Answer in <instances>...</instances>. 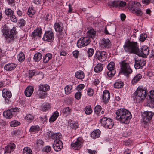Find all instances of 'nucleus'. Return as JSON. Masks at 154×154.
<instances>
[{"instance_id": "f257e3e1", "label": "nucleus", "mask_w": 154, "mask_h": 154, "mask_svg": "<svg viewBox=\"0 0 154 154\" xmlns=\"http://www.w3.org/2000/svg\"><path fill=\"white\" fill-rule=\"evenodd\" d=\"M123 47L126 52L134 53L143 57H146L149 53V49L148 47L145 46L141 48L140 51L137 42L128 41L125 43Z\"/></svg>"}, {"instance_id": "f03ea898", "label": "nucleus", "mask_w": 154, "mask_h": 154, "mask_svg": "<svg viewBox=\"0 0 154 154\" xmlns=\"http://www.w3.org/2000/svg\"><path fill=\"white\" fill-rule=\"evenodd\" d=\"M116 119L123 123L127 124L129 122L132 118L131 112L125 109H120L116 110Z\"/></svg>"}, {"instance_id": "7ed1b4c3", "label": "nucleus", "mask_w": 154, "mask_h": 154, "mask_svg": "<svg viewBox=\"0 0 154 154\" xmlns=\"http://www.w3.org/2000/svg\"><path fill=\"white\" fill-rule=\"evenodd\" d=\"M16 28L13 27L10 30L6 26H4L2 30V32L3 33V36L5 38L6 41L8 43H10L11 41L14 40L17 31Z\"/></svg>"}, {"instance_id": "20e7f679", "label": "nucleus", "mask_w": 154, "mask_h": 154, "mask_svg": "<svg viewBox=\"0 0 154 154\" xmlns=\"http://www.w3.org/2000/svg\"><path fill=\"white\" fill-rule=\"evenodd\" d=\"M141 6L140 4L138 2L130 1L128 4V8L132 13L137 16H141L143 12L139 8Z\"/></svg>"}, {"instance_id": "39448f33", "label": "nucleus", "mask_w": 154, "mask_h": 154, "mask_svg": "<svg viewBox=\"0 0 154 154\" xmlns=\"http://www.w3.org/2000/svg\"><path fill=\"white\" fill-rule=\"evenodd\" d=\"M147 93V91L144 88L138 87L134 93L133 97L134 100H136L137 102L139 103L145 98Z\"/></svg>"}, {"instance_id": "423d86ee", "label": "nucleus", "mask_w": 154, "mask_h": 154, "mask_svg": "<svg viewBox=\"0 0 154 154\" xmlns=\"http://www.w3.org/2000/svg\"><path fill=\"white\" fill-rule=\"evenodd\" d=\"M119 64L121 72L125 75L128 76L132 72L133 70L130 67L129 63L126 61H122Z\"/></svg>"}, {"instance_id": "0eeeda50", "label": "nucleus", "mask_w": 154, "mask_h": 154, "mask_svg": "<svg viewBox=\"0 0 154 154\" xmlns=\"http://www.w3.org/2000/svg\"><path fill=\"white\" fill-rule=\"evenodd\" d=\"M101 124L103 126L108 129H111L114 125L112 120L106 117H103L100 120Z\"/></svg>"}, {"instance_id": "6e6552de", "label": "nucleus", "mask_w": 154, "mask_h": 154, "mask_svg": "<svg viewBox=\"0 0 154 154\" xmlns=\"http://www.w3.org/2000/svg\"><path fill=\"white\" fill-rule=\"evenodd\" d=\"M90 42V40L89 38L87 37H82L78 40L77 45L79 48H81L87 46Z\"/></svg>"}, {"instance_id": "1a4fd4ad", "label": "nucleus", "mask_w": 154, "mask_h": 154, "mask_svg": "<svg viewBox=\"0 0 154 154\" xmlns=\"http://www.w3.org/2000/svg\"><path fill=\"white\" fill-rule=\"evenodd\" d=\"M83 142L84 140L81 137H79L75 142L72 143L71 145V147L73 149L78 150L81 147Z\"/></svg>"}, {"instance_id": "9d476101", "label": "nucleus", "mask_w": 154, "mask_h": 154, "mask_svg": "<svg viewBox=\"0 0 154 154\" xmlns=\"http://www.w3.org/2000/svg\"><path fill=\"white\" fill-rule=\"evenodd\" d=\"M134 66L136 69L142 68L146 64V61L143 58H135Z\"/></svg>"}, {"instance_id": "9b49d317", "label": "nucleus", "mask_w": 154, "mask_h": 154, "mask_svg": "<svg viewBox=\"0 0 154 154\" xmlns=\"http://www.w3.org/2000/svg\"><path fill=\"white\" fill-rule=\"evenodd\" d=\"M54 38L53 32L51 31H48L45 32L43 39L44 41L51 42L53 40Z\"/></svg>"}, {"instance_id": "f8f14e48", "label": "nucleus", "mask_w": 154, "mask_h": 154, "mask_svg": "<svg viewBox=\"0 0 154 154\" xmlns=\"http://www.w3.org/2000/svg\"><path fill=\"white\" fill-rule=\"evenodd\" d=\"M96 56L97 59L101 62L105 61L107 57V54L104 51H96Z\"/></svg>"}, {"instance_id": "ddd939ff", "label": "nucleus", "mask_w": 154, "mask_h": 154, "mask_svg": "<svg viewBox=\"0 0 154 154\" xmlns=\"http://www.w3.org/2000/svg\"><path fill=\"white\" fill-rule=\"evenodd\" d=\"M150 94L147 98V103L148 106L151 108L154 107V91L151 90Z\"/></svg>"}, {"instance_id": "4468645a", "label": "nucleus", "mask_w": 154, "mask_h": 154, "mask_svg": "<svg viewBox=\"0 0 154 154\" xmlns=\"http://www.w3.org/2000/svg\"><path fill=\"white\" fill-rule=\"evenodd\" d=\"M46 135L48 136V137L49 138L53 139L54 140V141L60 140V139L62 137L61 134L60 133L54 134L51 131L47 132Z\"/></svg>"}, {"instance_id": "2eb2a0df", "label": "nucleus", "mask_w": 154, "mask_h": 154, "mask_svg": "<svg viewBox=\"0 0 154 154\" xmlns=\"http://www.w3.org/2000/svg\"><path fill=\"white\" fill-rule=\"evenodd\" d=\"M17 110L16 108H12L4 111L3 113V116L7 119H10L12 117L14 112L17 111Z\"/></svg>"}, {"instance_id": "dca6fc26", "label": "nucleus", "mask_w": 154, "mask_h": 154, "mask_svg": "<svg viewBox=\"0 0 154 154\" xmlns=\"http://www.w3.org/2000/svg\"><path fill=\"white\" fill-rule=\"evenodd\" d=\"M2 96L5 98L6 103L8 104L10 101V98L12 97L11 93L6 89H3L2 90Z\"/></svg>"}, {"instance_id": "f3484780", "label": "nucleus", "mask_w": 154, "mask_h": 154, "mask_svg": "<svg viewBox=\"0 0 154 154\" xmlns=\"http://www.w3.org/2000/svg\"><path fill=\"white\" fill-rule=\"evenodd\" d=\"M126 4V2L123 1H114L112 2L110 5L113 7L119 8L125 6Z\"/></svg>"}, {"instance_id": "a211bd4d", "label": "nucleus", "mask_w": 154, "mask_h": 154, "mask_svg": "<svg viewBox=\"0 0 154 154\" xmlns=\"http://www.w3.org/2000/svg\"><path fill=\"white\" fill-rule=\"evenodd\" d=\"M52 146L54 149L57 152L60 151L63 147V143L60 140L54 141Z\"/></svg>"}, {"instance_id": "6ab92c4d", "label": "nucleus", "mask_w": 154, "mask_h": 154, "mask_svg": "<svg viewBox=\"0 0 154 154\" xmlns=\"http://www.w3.org/2000/svg\"><path fill=\"white\" fill-rule=\"evenodd\" d=\"M102 98L104 103L106 104L109 102L110 99V94L108 90H104L103 91Z\"/></svg>"}, {"instance_id": "aec40b11", "label": "nucleus", "mask_w": 154, "mask_h": 154, "mask_svg": "<svg viewBox=\"0 0 154 154\" xmlns=\"http://www.w3.org/2000/svg\"><path fill=\"white\" fill-rule=\"evenodd\" d=\"M154 113L152 111H145L143 115V118L144 121H149L152 118Z\"/></svg>"}, {"instance_id": "412c9836", "label": "nucleus", "mask_w": 154, "mask_h": 154, "mask_svg": "<svg viewBox=\"0 0 154 154\" xmlns=\"http://www.w3.org/2000/svg\"><path fill=\"white\" fill-rule=\"evenodd\" d=\"M17 65L14 63H11L6 64L4 69L6 71H10L14 70L17 67Z\"/></svg>"}, {"instance_id": "4be33fe9", "label": "nucleus", "mask_w": 154, "mask_h": 154, "mask_svg": "<svg viewBox=\"0 0 154 154\" xmlns=\"http://www.w3.org/2000/svg\"><path fill=\"white\" fill-rule=\"evenodd\" d=\"M15 148V145L14 143L9 144L5 147V150L7 153H11Z\"/></svg>"}, {"instance_id": "5701e85b", "label": "nucleus", "mask_w": 154, "mask_h": 154, "mask_svg": "<svg viewBox=\"0 0 154 154\" xmlns=\"http://www.w3.org/2000/svg\"><path fill=\"white\" fill-rule=\"evenodd\" d=\"M87 35L88 38H91L94 39L96 38V32L93 29H91L87 32Z\"/></svg>"}, {"instance_id": "b1692460", "label": "nucleus", "mask_w": 154, "mask_h": 154, "mask_svg": "<svg viewBox=\"0 0 154 154\" xmlns=\"http://www.w3.org/2000/svg\"><path fill=\"white\" fill-rule=\"evenodd\" d=\"M55 30L57 32H61L63 30V26L61 22H56L54 25Z\"/></svg>"}, {"instance_id": "393cba45", "label": "nucleus", "mask_w": 154, "mask_h": 154, "mask_svg": "<svg viewBox=\"0 0 154 154\" xmlns=\"http://www.w3.org/2000/svg\"><path fill=\"white\" fill-rule=\"evenodd\" d=\"M33 88L32 87L28 86L27 87L25 91V95L28 97L30 96L33 93Z\"/></svg>"}, {"instance_id": "a878e982", "label": "nucleus", "mask_w": 154, "mask_h": 154, "mask_svg": "<svg viewBox=\"0 0 154 154\" xmlns=\"http://www.w3.org/2000/svg\"><path fill=\"white\" fill-rule=\"evenodd\" d=\"M101 42V45L102 47L108 48L109 46L110 41L109 39L103 38Z\"/></svg>"}, {"instance_id": "bb28decb", "label": "nucleus", "mask_w": 154, "mask_h": 154, "mask_svg": "<svg viewBox=\"0 0 154 154\" xmlns=\"http://www.w3.org/2000/svg\"><path fill=\"white\" fill-rule=\"evenodd\" d=\"M71 111V108L68 107H65L62 110L63 115L65 117H66L70 115Z\"/></svg>"}, {"instance_id": "cd10ccee", "label": "nucleus", "mask_w": 154, "mask_h": 154, "mask_svg": "<svg viewBox=\"0 0 154 154\" xmlns=\"http://www.w3.org/2000/svg\"><path fill=\"white\" fill-rule=\"evenodd\" d=\"M50 88L49 86L46 84H40L38 85L39 89L46 92L49 91Z\"/></svg>"}, {"instance_id": "c85d7f7f", "label": "nucleus", "mask_w": 154, "mask_h": 154, "mask_svg": "<svg viewBox=\"0 0 154 154\" xmlns=\"http://www.w3.org/2000/svg\"><path fill=\"white\" fill-rule=\"evenodd\" d=\"M100 131L99 130H96L91 133V136L94 139L100 137Z\"/></svg>"}, {"instance_id": "c756f323", "label": "nucleus", "mask_w": 154, "mask_h": 154, "mask_svg": "<svg viewBox=\"0 0 154 154\" xmlns=\"http://www.w3.org/2000/svg\"><path fill=\"white\" fill-rule=\"evenodd\" d=\"M47 93L46 92L42 91V90L39 89L37 94L38 97L39 98L43 99L46 97Z\"/></svg>"}, {"instance_id": "7c9ffc66", "label": "nucleus", "mask_w": 154, "mask_h": 154, "mask_svg": "<svg viewBox=\"0 0 154 154\" xmlns=\"http://www.w3.org/2000/svg\"><path fill=\"white\" fill-rule=\"evenodd\" d=\"M59 113L57 111L55 112L52 115L49 119V121L50 122H53L55 121L59 116Z\"/></svg>"}, {"instance_id": "2f4dec72", "label": "nucleus", "mask_w": 154, "mask_h": 154, "mask_svg": "<svg viewBox=\"0 0 154 154\" xmlns=\"http://www.w3.org/2000/svg\"><path fill=\"white\" fill-rule=\"evenodd\" d=\"M42 30L40 27L37 28L36 30H34V31L32 33V35L34 38H35L36 36H41L42 33Z\"/></svg>"}, {"instance_id": "473e14b6", "label": "nucleus", "mask_w": 154, "mask_h": 154, "mask_svg": "<svg viewBox=\"0 0 154 154\" xmlns=\"http://www.w3.org/2000/svg\"><path fill=\"white\" fill-rule=\"evenodd\" d=\"M75 77L78 79H82L85 77V74L81 70H79L76 72L75 74Z\"/></svg>"}, {"instance_id": "72a5a7b5", "label": "nucleus", "mask_w": 154, "mask_h": 154, "mask_svg": "<svg viewBox=\"0 0 154 154\" xmlns=\"http://www.w3.org/2000/svg\"><path fill=\"white\" fill-rule=\"evenodd\" d=\"M26 122L28 123L32 122L34 119V116L30 114L26 115L24 118Z\"/></svg>"}, {"instance_id": "f704fd0d", "label": "nucleus", "mask_w": 154, "mask_h": 154, "mask_svg": "<svg viewBox=\"0 0 154 154\" xmlns=\"http://www.w3.org/2000/svg\"><path fill=\"white\" fill-rule=\"evenodd\" d=\"M142 77V75L140 74H138L136 75L133 79L131 81L132 83L133 84H135L137 83L140 80Z\"/></svg>"}, {"instance_id": "c9c22d12", "label": "nucleus", "mask_w": 154, "mask_h": 154, "mask_svg": "<svg viewBox=\"0 0 154 154\" xmlns=\"http://www.w3.org/2000/svg\"><path fill=\"white\" fill-rule=\"evenodd\" d=\"M52 55L51 53H48L46 54L45 56L43 57V62L45 63H48L49 60L52 58Z\"/></svg>"}, {"instance_id": "e433bc0d", "label": "nucleus", "mask_w": 154, "mask_h": 154, "mask_svg": "<svg viewBox=\"0 0 154 154\" xmlns=\"http://www.w3.org/2000/svg\"><path fill=\"white\" fill-rule=\"evenodd\" d=\"M42 55L41 53L38 52L35 54L34 56V60L35 62H38L42 58Z\"/></svg>"}, {"instance_id": "4c0bfd02", "label": "nucleus", "mask_w": 154, "mask_h": 154, "mask_svg": "<svg viewBox=\"0 0 154 154\" xmlns=\"http://www.w3.org/2000/svg\"><path fill=\"white\" fill-rule=\"evenodd\" d=\"M103 68V65L101 64H98L95 66L94 70L96 72L98 73L101 72Z\"/></svg>"}, {"instance_id": "58836bf2", "label": "nucleus", "mask_w": 154, "mask_h": 154, "mask_svg": "<svg viewBox=\"0 0 154 154\" xmlns=\"http://www.w3.org/2000/svg\"><path fill=\"white\" fill-rule=\"evenodd\" d=\"M4 13L6 15L9 17L12 14H14V11L11 9L7 8L5 10Z\"/></svg>"}, {"instance_id": "ea45409f", "label": "nucleus", "mask_w": 154, "mask_h": 154, "mask_svg": "<svg viewBox=\"0 0 154 154\" xmlns=\"http://www.w3.org/2000/svg\"><path fill=\"white\" fill-rule=\"evenodd\" d=\"M72 88V85H67L64 88L65 93L66 94H70Z\"/></svg>"}, {"instance_id": "a19ab883", "label": "nucleus", "mask_w": 154, "mask_h": 154, "mask_svg": "<svg viewBox=\"0 0 154 154\" xmlns=\"http://www.w3.org/2000/svg\"><path fill=\"white\" fill-rule=\"evenodd\" d=\"M35 11L32 7H29L28 10L27 14L31 17L35 14Z\"/></svg>"}, {"instance_id": "79ce46f5", "label": "nucleus", "mask_w": 154, "mask_h": 154, "mask_svg": "<svg viewBox=\"0 0 154 154\" xmlns=\"http://www.w3.org/2000/svg\"><path fill=\"white\" fill-rule=\"evenodd\" d=\"M123 83L121 81L116 82L114 84V86L116 88H122L123 86Z\"/></svg>"}, {"instance_id": "37998d69", "label": "nucleus", "mask_w": 154, "mask_h": 154, "mask_svg": "<svg viewBox=\"0 0 154 154\" xmlns=\"http://www.w3.org/2000/svg\"><path fill=\"white\" fill-rule=\"evenodd\" d=\"M40 127L38 125L32 126L29 130L30 132H35L39 130Z\"/></svg>"}, {"instance_id": "c03bdc74", "label": "nucleus", "mask_w": 154, "mask_h": 154, "mask_svg": "<svg viewBox=\"0 0 154 154\" xmlns=\"http://www.w3.org/2000/svg\"><path fill=\"white\" fill-rule=\"evenodd\" d=\"M115 63L113 62H111L107 65V69L109 71L115 70Z\"/></svg>"}, {"instance_id": "a18cd8bd", "label": "nucleus", "mask_w": 154, "mask_h": 154, "mask_svg": "<svg viewBox=\"0 0 154 154\" xmlns=\"http://www.w3.org/2000/svg\"><path fill=\"white\" fill-rule=\"evenodd\" d=\"M23 154H32L31 149L29 147H25L23 150Z\"/></svg>"}, {"instance_id": "49530a36", "label": "nucleus", "mask_w": 154, "mask_h": 154, "mask_svg": "<svg viewBox=\"0 0 154 154\" xmlns=\"http://www.w3.org/2000/svg\"><path fill=\"white\" fill-rule=\"evenodd\" d=\"M18 61L20 62H23L25 60V57L23 52H20L18 55Z\"/></svg>"}, {"instance_id": "de8ad7c7", "label": "nucleus", "mask_w": 154, "mask_h": 154, "mask_svg": "<svg viewBox=\"0 0 154 154\" xmlns=\"http://www.w3.org/2000/svg\"><path fill=\"white\" fill-rule=\"evenodd\" d=\"M26 23L25 21L23 19H20L17 23V25L19 27H23Z\"/></svg>"}, {"instance_id": "09e8293b", "label": "nucleus", "mask_w": 154, "mask_h": 154, "mask_svg": "<svg viewBox=\"0 0 154 154\" xmlns=\"http://www.w3.org/2000/svg\"><path fill=\"white\" fill-rule=\"evenodd\" d=\"M85 111L86 114H91L92 112L91 107L90 106H88L85 109Z\"/></svg>"}, {"instance_id": "8fccbe9b", "label": "nucleus", "mask_w": 154, "mask_h": 154, "mask_svg": "<svg viewBox=\"0 0 154 154\" xmlns=\"http://www.w3.org/2000/svg\"><path fill=\"white\" fill-rule=\"evenodd\" d=\"M44 143V142L43 140L40 139L38 140L36 142V146L38 148H42Z\"/></svg>"}, {"instance_id": "3c124183", "label": "nucleus", "mask_w": 154, "mask_h": 154, "mask_svg": "<svg viewBox=\"0 0 154 154\" xmlns=\"http://www.w3.org/2000/svg\"><path fill=\"white\" fill-rule=\"evenodd\" d=\"M20 124V123L18 121L15 120H14L10 123V125L11 127H15L18 126Z\"/></svg>"}, {"instance_id": "603ef678", "label": "nucleus", "mask_w": 154, "mask_h": 154, "mask_svg": "<svg viewBox=\"0 0 154 154\" xmlns=\"http://www.w3.org/2000/svg\"><path fill=\"white\" fill-rule=\"evenodd\" d=\"M9 17H10V19L12 22L14 23H16L17 22V19L14 14H12Z\"/></svg>"}, {"instance_id": "864d4df0", "label": "nucleus", "mask_w": 154, "mask_h": 154, "mask_svg": "<svg viewBox=\"0 0 154 154\" xmlns=\"http://www.w3.org/2000/svg\"><path fill=\"white\" fill-rule=\"evenodd\" d=\"M101 109V107L100 106L97 105L94 108V111L96 114H98L100 112Z\"/></svg>"}, {"instance_id": "5fc2aeb1", "label": "nucleus", "mask_w": 154, "mask_h": 154, "mask_svg": "<svg viewBox=\"0 0 154 154\" xmlns=\"http://www.w3.org/2000/svg\"><path fill=\"white\" fill-rule=\"evenodd\" d=\"M147 37V35L146 33H142L140 34L139 38V40L142 42L144 41L146 39Z\"/></svg>"}, {"instance_id": "6e6d98bb", "label": "nucleus", "mask_w": 154, "mask_h": 154, "mask_svg": "<svg viewBox=\"0 0 154 154\" xmlns=\"http://www.w3.org/2000/svg\"><path fill=\"white\" fill-rule=\"evenodd\" d=\"M51 18V15L48 14H47L44 16V17L43 19V20H45V21H48L50 20Z\"/></svg>"}, {"instance_id": "4d7b16f0", "label": "nucleus", "mask_w": 154, "mask_h": 154, "mask_svg": "<svg viewBox=\"0 0 154 154\" xmlns=\"http://www.w3.org/2000/svg\"><path fill=\"white\" fill-rule=\"evenodd\" d=\"M116 73L115 70L109 71L107 72V75L109 77H112Z\"/></svg>"}, {"instance_id": "13d9d810", "label": "nucleus", "mask_w": 154, "mask_h": 154, "mask_svg": "<svg viewBox=\"0 0 154 154\" xmlns=\"http://www.w3.org/2000/svg\"><path fill=\"white\" fill-rule=\"evenodd\" d=\"M50 108V105L49 103H46L42 107L43 110L45 111L48 110Z\"/></svg>"}, {"instance_id": "bf43d9fd", "label": "nucleus", "mask_w": 154, "mask_h": 154, "mask_svg": "<svg viewBox=\"0 0 154 154\" xmlns=\"http://www.w3.org/2000/svg\"><path fill=\"white\" fill-rule=\"evenodd\" d=\"M21 133L20 131L17 130H15L12 133V135L13 136L19 135Z\"/></svg>"}, {"instance_id": "052dcab7", "label": "nucleus", "mask_w": 154, "mask_h": 154, "mask_svg": "<svg viewBox=\"0 0 154 154\" xmlns=\"http://www.w3.org/2000/svg\"><path fill=\"white\" fill-rule=\"evenodd\" d=\"M94 93L93 90L91 88H88L87 91V94L88 95L90 96H93Z\"/></svg>"}, {"instance_id": "680f3d73", "label": "nucleus", "mask_w": 154, "mask_h": 154, "mask_svg": "<svg viewBox=\"0 0 154 154\" xmlns=\"http://www.w3.org/2000/svg\"><path fill=\"white\" fill-rule=\"evenodd\" d=\"M94 50L93 48H90L87 51L88 57L92 56L94 54Z\"/></svg>"}, {"instance_id": "e2e57ef3", "label": "nucleus", "mask_w": 154, "mask_h": 154, "mask_svg": "<svg viewBox=\"0 0 154 154\" xmlns=\"http://www.w3.org/2000/svg\"><path fill=\"white\" fill-rule=\"evenodd\" d=\"M51 150V148L49 146H47L44 147L42 150L43 152H45L47 153L49 152Z\"/></svg>"}, {"instance_id": "0e129e2a", "label": "nucleus", "mask_w": 154, "mask_h": 154, "mask_svg": "<svg viewBox=\"0 0 154 154\" xmlns=\"http://www.w3.org/2000/svg\"><path fill=\"white\" fill-rule=\"evenodd\" d=\"M75 97L77 99H80L81 96V93L80 92H77L75 94Z\"/></svg>"}, {"instance_id": "69168bd1", "label": "nucleus", "mask_w": 154, "mask_h": 154, "mask_svg": "<svg viewBox=\"0 0 154 154\" xmlns=\"http://www.w3.org/2000/svg\"><path fill=\"white\" fill-rule=\"evenodd\" d=\"M73 55L75 58H77L78 55H79V52L77 50L74 51L73 52Z\"/></svg>"}, {"instance_id": "338daca9", "label": "nucleus", "mask_w": 154, "mask_h": 154, "mask_svg": "<svg viewBox=\"0 0 154 154\" xmlns=\"http://www.w3.org/2000/svg\"><path fill=\"white\" fill-rule=\"evenodd\" d=\"M84 85L83 84H80L79 85L77 88L78 90H81L83 89L84 88Z\"/></svg>"}, {"instance_id": "774afa93", "label": "nucleus", "mask_w": 154, "mask_h": 154, "mask_svg": "<svg viewBox=\"0 0 154 154\" xmlns=\"http://www.w3.org/2000/svg\"><path fill=\"white\" fill-rule=\"evenodd\" d=\"M88 152L90 154H95L97 153L96 151L95 150H92L91 149H88Z\"/></svg>"}]
</instances>
